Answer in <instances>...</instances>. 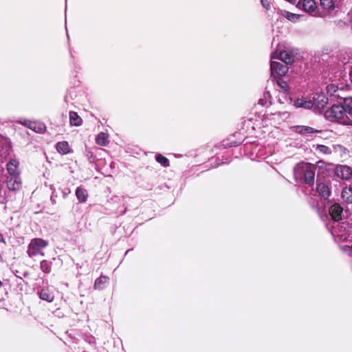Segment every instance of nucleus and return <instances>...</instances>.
<instances>
[{
  "label": "nucleus",
  "instance_id": "10",
  "mask_svg": "<svg viewBox=\"0 0 352 352\" xmlns=\"http://www.w3.org/2000/svg\"><path fill=\"white\" fill-rule=\"evenodd\" d=\"M19 166V162L15 159H12L7 163L6 168L9 176H20Z\"/></svg>",
  "mask_w": 352,
  "mask_h": 352
},
{
  "label": "nucleus",
  "instance_id": "3",
  "mask_svg": "<svg viewBox=\"0 0 352 352\" xmlns=\"http://www.w3.org/2000/svg\"><path fill=\"white\" fill-rule=\"evenodd\" d=\"M48 245V242L42 238H34L28 245L27 254L32 258L38 255L44 256L43 250Z\"/></svg>",
  "mask_w": 352,
  "mask_h": 352
},
{
  "label": "nucleus",
  "instance_id": "16",
  "mask_svg": "<svg viewBox=\"0 0 352 352\" xmlns=\"http://www.w3.org/2000/svg\"><path fill=\"white\" fill-rule=\"evenodd\" d=\"M30 129L38 133H44L46 131L47 127L42 122L32 121Z\"/></svg>",
  "mask_w": 352,
  "mask_h": 352
},
{
  "label": "nucleus",
  "instance_id": "32",
  "mask_svg": "<svg viewBox=\"0 0 352 352\" xmlns=\"http://www.w3.org/2000/svg\"><path fill=\"white\" fill-rule=\"evenodd\" d=\"M0 243H6L4 236L1 233H0Z\"/></svg>",
  "mask_w": 352,
  "mask_h": 352
},
{
  "label": "nucleus",
  "instance_id": "22",
  "mask_svg": "<svg viewBox=\"0 0 352 352\" xmlns=\"http://www.w3.org/2000/svg\"><path fill=\"white\" fill-rule=\"evenodd\" d=\"M96 142L97 144L100 146H107L109 144V140H108V135L105 133L101 132L100 133L96 138Z\"/></svg>",
  "mask_w": 352,
  "mask_h": 352
},
{
  "label": "nucleus",
  "instance_id": "6",
  "mask_svg": "<svg viewBox=\"0 0 352 352\" xmlns=\"http://www.w3.org/2000/svg\"><path fill=\"white\" fill-rule=\"evenodd\" d=\"M270 69L272 74H276L278 76H283L287 73L289 68L287 65L285 63L283 64L277 61L272 60Z\"/></svg>",
  "mask_w": 352,
  "mask_h": 352
},
{
  "label": "nucleus",
  "instance_id": "27",
  "mask_svg": "<svg viewBox=\"0 0 352 352\" xmlns=\"http://www.w3.org/2000/svg\"><path fill=\"white\" fill-rule=\"evenodd\" d=\"M316 151L319 153L325 154V155H329L331 153V150L329 147L327 146L323 145V144H318L316 146Z\"/></svg>",
  "mask_w": 352,
  "mask_h": 352
},
{
  "label": "nucleus",
  "instance_id": "20",
  "mask_svg": "<svg viewBox=\"0 0 352 352\" xmlns=\"http://www.w3.org/2000/svg\"><path fill=\"white\" fill-rule=\"evenodd\" d=\"M341 105L346 114L352 115V97L344 98Z\"/></svg>",
  "mask_w": 352,
  "mask_h": 352
},
{
  "label": "nucleus",
  "instance_id": "18",
  "mask_svg": "<svg viewBox=\"0 0 352 352\" xmlns=\"http://www.w3.org/2000/svg\"><path fill=\"white\" fill-rule=\"evenodd\" d=\"M342 197L347 204H352V187L346 186L342 191Z\"/></svg>",
  "mask_w": 352,
  "mask_h": 352
},
{
  "label": "nucleus",
  "instance_id": "1",
  "mask_svg": "<svg viewBox=\"0 0 352 352\" xmlns=\"http://www.w3.org/2000/svg\"><path fill=\"white\" fill-rule=\"evenodd\" d=\"M324 117L332 122H336L342 125L352 126V120L348 116L344 109L340 104H333L324 112Z\"/></svg>",
  "mask_w": 352,
  "mask_h": 352
},
{
  "label": "nucleus",
  "instance_id": "34",
  "mask_svg": "<svg viewBox=\"0 0 352 352\" xmlns=\"http://www.w3.org/2000/svg\"><path fill=\"white\" fill-rule=\"evenodd\" d=\"M3 262V256L0 254V263Z\"/></svg>",
  "mask_w": 352,
  "mask_h": 352
},
{
  "label": "nucleus",
  "instance_id": "28",
  "mask_svg": "<svg viewBox=\"0 0 352 352\" xmlns=\"http://www.w3.org/2000/svg\"><path fill=\"white\" fill-rule=\"evenodd\" d=\"M277 83L280 88L285 93H287L289 91V86L286 81L280 78L278 80H277Z\"/></svg>",
  "mask_w": 352,
  "mask_h": 352
},
{
  "label": "nucleus",
  "instance_id": "35",
  "mask_svg": "<svg viewBox=\"0 0 352 352\" xmlns=\"http://www.w3.org/2000/svg\"><path fill=\"white\" fill-rule=\"evenodd\" d=\"M3 285V283L1 282V280H0V288L1 287V286Z\"/></svg>",
  "mask_w": 352,
  "mask_h": 352
},
{
  "label": "nucleus",
  "instance_id": "14",
  "mask_svg": "<svg viewBox=\"0 0 352 352\" xmlns=\"http://www.w3.org/2000/svg\"><path fill=\"white\" fill-rule=\"evenodd\" d=\"M56 151L61 155H67L72 152V149L67 141L58 142L56 144Z\"/></svg>",
  "mask_w": 352,
  "mask_h": 352
},
{
  "label": "nucleus",
  "instance_id": "33",
  "mask_svg": "<svg viewBox=\"0 0 352 352\" xmlns=\"http://www.w3.org/2000/svg\"><path fill=\"white\" fill-rule=\"evenodd\" d=\"M3 144V138L2 136L0 135V148L2 147Z\"/></svg>",
  "mask_w": 352,
  "mask_h": 352
},
{
  "label": "nucleus",
  "instance_id": "13",
  "mask_svg": "<svg viewBox=\"0 0 352 352\" xmlns=\"http://www.w3.org/2000/svg\"><path fill=\"white\" fill-rule=\"evenodd\" d=\"M316 190L321 197L325 199L328 198L331 195L329 186L323 182L317 183Z\"/></svg>",
  "mask_w": 352,
  "mask_h": 352
},
{
  "label": "nucleus",
  "instance_id": "29",
  "mask_svg": "<svg viewBox=\"0 0 352 352\" xmlns=\"http://www.w3.org/2000/svg\"><path fill=\"white\" fill-rule=\"evenodd\" d=\"M282 14H283V16H284L285 18H287L289 21H293L295 19H298V17H299V15L289 12L287 11H284L282 13Z\"/></svg>",
  "mask_w": 352,
  "mask_h": 352
},
{
  "label": "nucleus",
  "instance_id": "17",
  "mask_svg": "<svg viewBox=\"0 0 352 352\" xmlns=\"http://www.w3.org/2000/svg\"><path fill=\"white\" fill-rule=\"evenodd\" d=\"M76 196L80 203H84L87 201L88 192L86 189L78 187L76 190Z\"/></svg>",
  "mask_w": 352,
  "mask_h": 352
},
{
  "label": "nucleus",
  "instance_id": "4",
  "mask_svg": "<svg viewBox=\"0 0 352 352\" xmlns=\"http://www.w3.org/2000/svg\"><path fill=\"white\" fill-rule=\"evenodd\" d=\"M335 175L341 179L349 180L352 177V168L346 165H337L334 168Z\"/></svg>",
  "mask_w": 352,
  "mask_h": 352
},
{
  "label": "nucleus",
  "instance_id": "19",
  "mask_svg": "<svg viewBox=\"0 0 352 352\" xmlns=\"http://www.w3.org/2000/svg\"><path fill=\"white\" fill-rule=\"evenodd\" d=\"M69 121L72 126H78L82 124V120L75 111H70Z\"/></svg>",
  "mask_w": 352,
  "mask_h": 352
},
{
  "label": "nucleus",
  "instance_id": "30",
  "mask_svg": "<svg viewBox=\"0 0 352 352\" xmlns=\"http://www.w3.org/2000/svg\"><path fill=\"white\" fill-rule=\"evenodd\" d=\"M261 3L267 10L270 9V3L268 0H261Z\"/></svg>",
  "mask_w": 352,
  "mask_h": 352
},
{
  "label": "nucleus",
  "instance_id": "31",
  "mask_svg": "<svg viewBox=\"0 0 352 352\" xmlns=\"http://www.w3.org/2000/svg\"><path fill=\"white\" fill-rule=\"evenodd\" d=\"M32 123V121L31 120H24L23 122H21V124L23 126H26L27 128L30 129L31 124Z\"/></svg>",
  "mask_w": 352,
  "mask_h": 352
},
{
  "label": "nucleus",
  "instance_id": "5",
  "mask_svg": "<svg viewBox=\"0 0 352 352\" xmlns=\"http://www.w3.org/2000/svg\"><path fill=\"white\" fill-rule=\"evenodd\" d=\"M272 59H279L286 65H291L294 61V56L291 52L286 50L278 51L276 50L271 56Z\"/></svg>",
  "mask_w": 352,
  "mask_h": 352
},
{
  "label": "nucleus",
  "instance_id": "8",
  "mask_svg": "<svg viewBox=\"0 0 352 352\" xmlns=\"http://www.w3.org/2000/svg\"><path fill=\"white\" fill-rule=\"evenodd\" d=\"M7 187L13 191L19 190L22 188V181L20 176H8L6 180Z\"/></svg>",
  "mask_w": 352,
  "mask_h": 352
},
{
  "label": "nucleus",
  "instance_id": "23",
  "mask_svg": "<svg viewBox=\"0 0 352 352\" xmlns=\"http://www.w3.org/2000/svg\"><path fill=\"white\" fill-rule=\"evenodd\" d=\"M39 297L41 299L43 300H46L49 302H51L54 300V295L52 293L50 292L48 289H42L39 293Z\"/></svg>",
  "mask_w": 352,
  "mask_h": 352
},
{
  "label": "nucleus",
  "instance_id": "7",
  "mask_svg": "<svg viewBox=\"0 0 352 352\" xmlns=\"http://www.w3.org/2000/svg\"><path fill=\"white\" fill-rule=\"evenodd\" d=\"M313 101L314 107L319 111H322L328 103V98L323 94L316 93L313 98Z\"/></svg>",
  "mask_w": 352,
  "mask_h": 352
},
{
  "label": "nucleus",
  "instance_id": "11",
  "mask_svg": "<svg viewBox=\"0 0 352 352\" xmlns=\"http://www.w3.org/2000/svg\"><path fill=\"white\" fill-rule=\"evenodd\" d=\"M298 6L302 8L304 11L310 14L315 12L317 8L314 0H302V2L298 3Z\"/></svg>",
  "mask_w": 352,
  "mask_h": 352
},
{
  "label": "nucleus",
  "instance_id": "24",
  "mask_svg": "<svg viewBox=\"0 0 352 352\" xmlns=\"http://www.w3.org/2000/svg\"><path fill=\"white\" fill-rule=\"evenodd\" d=\"M320 6L328 10L329 12L333 11L335 8V3L333 0H320Z\"/></svg>",
  "mask_w": 352,
  "mask_h": 352
},
{
  "label": "nucleus",
  "instance_id": "9",
  "mask_svg": "<svg viewBox=\"0 0 352 352\" xmlns=\"http://www.w3.org/2000/svg\"><path fill=\"white\" fill-rule=\"evenodd\" d=\"M342 212L343 208L339 204H334L329 210V214L334 221H339L342 219Z\"/></svg>",
  "mask_w": 352,
  "mask_h": 352
},
{
  "label": "nucleus",
  "instance_id": "15",
  "mask_svg": "<svg viewBox=\"0 0 352 352\" xmlns=\"http://www.w3.org/2000/svg\"><path fill=\"white\" fill-rule=\"evenodd\" d=\"M109 278L108 276L101 275L95 280L94 286V289L98 290L104 289L109 283Z\"/></svg>",
  "mask_w": 352,
  "mask_h": 352
},
{
  "label": "nucleus",
  "instance_id": "25",
  "mask_svg": "<svg viewBox=\"0 0 352 352\" xmlns=\"http://www.w3.org/2000/svg\"><path fill=\"white\" fill-rule=\"evenodd\" d=\"M156 161L160 163L164 167H168L170 166L169 160L167 157L162 154H157L155 156Z\"/></svg>",
  "mask_w": 352,
  "mask_h": 352
},
{
  "label": "nucleus",
  "instance_id": "26",
  "mask_svg": "<svg viewBox=\"0 0 352 352\" xmlns=\"http://www.w3.org/2000/svg\"><path fill=\"white\" fill-rule=\"evenodd\" d=\"M40 267L44 273L49 274L51 272L52 263L47 260H43L40 263Z\"/></svg>",
  "mask_w": 352,
  "mask_h": 352
},
{
  "label": "nucleus",
  "instance_id": "2",
  "mask_svg": "<svg viewBox=\"0 0 352 352\" xmlns=\"http://www.w3.org/2000/svg\"><path fill=\"white\" fill-rule=\"evenodd\" d=\"M316 170L314 165L310 163H302L298 164L297 172L302 176L304 182L311 186L314 184Z\"/></svg>",
  "mask_w": 352,
  "mask_h": 352
},
{
  "label": "nucleus",
  "instance_id": "12",
  "mask_svg": "<svg viewBox=\"0 0 352 352\" xmlns=\"http://www.w3.org/2000/svg\"><path fill=\"white\" fill-rule=\"evenodd\" d=\"M293 129L296 133L302 135H309L321 132L320 130L308 126H293Z\"/></svg>",
  "mask_w": 352,
  "mask_h": 352
},
{
  "label": "nucleus",
  "instance_id": "21",
  "mask_svg": "<svg viewBox=\"0 0 352 352\" xmlns=\"http://www.w3.org/2000/svg\"><path fill=\"white\" fill-rule=\"evenodd\" d=\"M294 104L296 107H302L305 109H311L314 107L313 100H305L304 99L296 100Z\"/></svg>",
  "mask_w": 352,
  "mask_h": 352
}]
</instances>
